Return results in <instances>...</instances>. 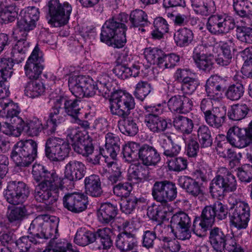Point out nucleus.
Listing matches in <instances>:
<instances>
[{"mask_svg": "<svg viewBox=\"0 0 252 252\" xmlns=\"http://www.w3.org/2000/svg\"><path fill=\"white\" fill-rule=\"evenodd\" d=\"M122 121H119V128L121 131L125 134L134 136L138 131V125L139 120L138 117L128 116L127 118L122 119Z\"/></svg>", "mask_w": 252, "mask_h": 252, "instance_id": "30", "label": "nucleus"}, {"mask_svg": "<svg viewBox=\"0 0 252 252\" xmlns=\"http://www.w3.org/2000/svg\"><path fill=\"white\" fill-rule=\"evenodd\" d=\"M110 110L111 114L122 119L127 118L131 111L135 108V103L133 96L128 93L114 91L110 93Z\"/></svg>", "mask_w": 252, "mask_h": 252, "instance_id": "7", "label": "nucleus"}, {"mask_svg": "<svg viewBox=\"0 0 252 252\" xmlns=\"http://www.w3.org/2000/svg\"><path fill=\"white\" fill-rule=\"evenodd\" d=\"M128 18L126 14L122 13L107 20L102 27L100 40L106 43L113 41L115 47H123L126 41L125 24Z\"/></svg>", "mask_w": 252, "mask_h": 252, "instance_id": "3", "label": "nucleus"}, {"mask_svg": "<svg viewBox=\"0 0 252 252\" xmlns=\"http://www.w3.org/2000/svg\"><path fill=\"white\" fill-rule=\"evenodd\" d=\"M167 163L169 171L179 172L187 168L188 161L185 158L175 157L168 159Z\"/></svg>", "mask_w": 252, "mask_h": 252, "instance_id": "52", "label": "nucleus"}, {"mask_svg": "<svg viewBox=\"0 0 252 252\" xmlns=\"http://www.w3.org/2000/svg\"><path fill=\"white\" fill-rule=\"evenodd\" d=\"M32 173L34 180L38 182L34 190V198L39 202L51 205L60 195H63V179L55 170H48L40 164L34 165Z\"/></svg>", "mask_w": 252, "mask_h": 252, "instance_id": "1", "label": "nucleus"}, {"mask_svg": "<svg viewBox=\"0 0 252 252\" xmlns=\"http://www.w3.org/2000/svg\"><path fill=\"white\" fill-rule=\"evenodd\" d=\"M235 27L234 19L225 14L211 15L208 19L207 29L215 35L225 34Z\"/></svg>", "mask_w": 252, "mask_h": 252, "instance_id": "13", "label": "nucleus"}, {"mask_svg": "<svg viewBox=\"0 0 252 252\" xmlns=\"http://www.w3.org/2000/svg\"><path fill=\"white\" fill-rule=\"evenodd\" d=\"M190 224V217L184 212H179L173 215L170 220L171 227L175 229V237L181 240L190 238L191 233L189 229Z\"/></svg>", "mask_w": 252, "mask_h": 252, "instance_id": "17", "label": "nucleus"}, {"mask_svg": "<svg viewBox=\"0 0 252 252\" xmlns=\"http://www.w3.org/2000/svg\"><path fill=\"white\" fill-rule=\"evenodd\" d=\"M177 191L175 184L168 181H156L152 189V195L155 200L161 204L156 209L148 210V214L153 220L159 221L166 217V214L171 213L173 208L169 202L177 197Z\"/></svg>", "mask_w": 252, "mask_h": 252, "instance_id": "2", "label": "nucleus"}, {"mask_svg": "<svg viewBox=\"0 0 252 252\" xmlns=\"http://www.w3.org/2000/svg\"><path fill=\"white\" fill-rule=\"evenodd\" d=\"M128 179L133 184L142 182L148 179V170L141 166L130 168Z\"/></svg>", "mask_w": 252, "mask_h": 252, "instance_id": "49", "label": "nucleus"}, {"mask_svg": "<svg viewBox=\"0 0 252 252\" xmlns=\"http://www.w3.org/2000/svg\"><path fill=\"white\" fill-rule=\"evenodd\" d=\"M145 123L149 129L155 133L164 131L168 126L165 119L156 115H145Z\"/></svg>", "mask_w": 252, "mask_h": 252, "instance_id": "31", "label": "nucleus"}, {"mask_svg": "<svg viewBox=\"0 0 252 252\" xmlns=\"http://www.w3.org/2000/svg\"><path fill=\"white\" fill-rule=\"evenodd\" d=\"M116 246L121 252H127L137 246V241L134 235L123 232L117 235Z\"/></svg>", "mask_w": 252, "mask_h": 252, "instance_id": "28", "label": "nucleus"}, {"mask_svg": "<svg viewBox=\"0 0 252 252\" xmlns=\"http://www.w3.org/2000/svg\"><path fill=\"white\" fill-rule=\"evenodd\" d=\"M191 6L197 14L208 16L215 9L213 0H190Z\"/></svg>", "mask_w": 252, "mask_h": 252, "instance_id": "33", "label": "nucleus"}, {"mask_svg": "<svg viewBox=\"0 0 252 252\" xmlns=\"http://www.w3.org/2000/svg\"><path fill=\"white\" fill-rule=\"evenodd\" d=\"M151 91L152 87L150 83L147 81H141L136 85L134 95L137 99L143 101Z\"/></svg>", "mask_w": 252, "mask_h": 252, "instance_id": "58", "label": "nucleus"}, {"mask_svg": "<svg viewBox=\"0 0 252 252\" xmlns=\"http://www.w3.org/2000/svg\"><path fill=\"white\" fill-rule=\"evenodd\" d=\"M31 243L36 244L39 241L35 236L31 235L21 237L16 241V245L21 252H26L31 247Z\"/></svg>", "mask_w": 252, "mask_h": 252, "instance_id": "61", "label": "nucleus"}, {"mask_svg": "<svg viewBox=\"0 0 252 252\" xmlns=\"http://www.w3.org/2000/svg\"><path fill=\"white\" fill-rule=\"evenodd\" d=\"M244 93L243 86L241 84L236 83L228 87L225 95L231 100H237L243 96Z\"/></svg>", "mask_w": 252, "mask_h": 252, "instance_id": "60", "label": "nucleus"}, {"mask_svg": "<svg viewBox=\"0 0 252 252\" xmlns=\"http://www.w3.org/2000/svg\"><path fill=\"white\" fill-rule=\"evenodd\" d=\"M138 155L139 159L147 166L156 165L160 159L157 150L147 144L143 145L139 149Z\"/></svg>", "mask_w": 252, "mask_h": 252, "instance_id": "27", "label": "nucleus"}, {"mask_svg": "<svg viewBox=\"0 0 252 252\" xmlns=\"http://www.w3.org/2000/svg\"><path fill=\"white\" fill-rule=\"evenodd\" d=\"M206 122L210 126L214 128H220L223 124L225 119V113L219 108L216 107L211 112L204 117Z\"/></svg>", "mask_w": 252, "mask_h": 252, "instance_id": "41", "label": "nucleus"}, {"mask_svg": "<svg viewBox=\"0 0 252 252\" xmlns=\"http://www.w3.org/2000/svg\"><path fill=\"white\" fill-rule=\"evenodd\" d=\"M86 193L93 197H99L103 193L100 179L97 175L86 177L84 181Z\"/></svg>", "mask_w": 252, "mask_h": 252, "instance_id": "29", "label": "nucleus"}, {"mask_svg": "<svg viewBox=\"0 0 252 252\" xmlns=\"http://www.w3.org/2000/svg\"><path fill=\"white\" fill-rule=\"evenodd\" d=\"M192 32L186 28H181L176 31L174 34V39L176 45L180 47L188 46L193 40Z\"/></svg>", "mask_w": 252, "mask_h": 252, "instance_id": "38", "label": "nucleus"}, {"mask_svg": "<svg viewBox=\"0 0 252 252\" xmlns=\"http://www.w3.org/2000/svg\"><path fill=\"white\" fill-rule=\"evenodd\" d=\"M45 90V88L43 83L35 80L26 84L24 87V94L30 98H33L41 95Z\"/></svg>", "mask_w": 252, "mask_h": 252, "instance_id": "36", "label": "nucleus"}, {"mask_svg": "<svg viewBox=\"0 0 252 252\" xmlns=\"http://www.w3.org/2000/svg\"><path fill=\"white\" fill-rule=\"evenodd\" d=\"M63 108L56 106V101L54 102V105L52 108V112L49 115V123L50 125L49 130L51 133H55L57 126L64 121V115H63Z\"/></svg>", "mask_w": 252, "mask_h": 252, "instance_id": "42", "label": "nucleus"}, {"mask_svg": "<svg viewBox=\"0 0 252 252\" xmlns=\"http://www.w3.org/2000/svg\"><path fill=\"white\" fill-rule=\"evenodd\" d=\"M233 7L236 14L242 17H252V3L248 0H233Z\"/></svg>", "mask_w": 252, "mask_h": 252, "instance_id": "43", "label": "nucleus"}, {"mask_svg": "<svg viewBox=\"0 0 252 252\" xmlns=\"http://www.w3.org/2000/svg\"><path fill=\"white\" fill-rule=\"evenodd\" d=\"M163 51L158 48H146L144 55L146 60L151 64H157L158 66L161 64V60L164 54Z\"/></svg>", "mask_w": 252, "mask_h": 252, "instance_id": "48", "label": "nucleus"}, {"mask_svg": "<svg viewBox=\"0 0 252 252\" xmlns=\"http://www.w3.org/2000/svg\"><path fill=\"white\" fill-rule=\"evenodd\" d=\"M114 160L105 158L107 166L111 168L112 174L108 177V180L112 184H116L117 182L121 181L122 178L121 169Z\"/></svg>", "mask_w": 252, "mask_h": 252, "instance_id": "59", "label": "nucleus"}, {"mask_svg": "<svg viewBox=\"0 0 252 252\" xmlns=\"http://www.w3.org/2000/svg\"><path fill=\"white\" fill-rule=\"evenodd\" d=\"M70 150L69 143L58 137H49L45 143V155L54 161L63 160L68 156Z\"/></svg>", "mask_w": 252, "mask_h": 252, "instance_id": "12", "label": "nucleus"}, {"mask_svg": "<svg viewBox=\"0 0 252 252\" xmlns=\"http://www.w3.org/2000/svg\"><path fill=\"white\" fill-rule=\"evenodd\" d=\"M59 222V218L55 216L48 215H39L32 221L31 228L33 229L35 226L39 228L40 226L44 227H51L54 231V230H58Z\"/></svg>", "mask_w": 252, "mask_h": 252, "instance_id": "35", "label": "nucleus"}, {"mask_svg": "<svg viewBox=\"0 0 252 252\" xmlns=\"http://www.w3.org/2000/svg\"><path fill=\"white\" fill-rule=\"evenodd\" d=\"M167 105L172 112L185 114L192 109L193 102L191 98L184 95H177L169 99Z\"/></svg>", "mask_w": 252, "mask_h": 252, "instance_id": "22", "label": "nucleus"}, {"mask_svg": "<svg viewBox=\"0 0 252 252\" xmlns=\"http://www.w3.org/2000/svg\"><path fill=\"white\" fill-rule=\"evenodd\" d=\"M178 184L180 187L191 196L200 197L203 196L204 194L201 184L190 177L180 176L178 179Z\"/></svg>", "mask_w": 252, "mask_h": 252, "instance_id": "25", "label": "nucleus"}, {"mask_svg": "<svg viewBox=\"0 0 252 252\" xmlns=\"http://www.w3.org/2000/svg\"><path fill=\"white\" fill-rule=\"evenodd\" d=\"M42 53L35 46L24 66L25 74L30 80H37L44 68Z\"/></svg>", "mask_w": 252, "mask_h": 252, "instance_id": "16", "label": "nucleus"}, {"mask_svg": "<svg viewBox=\"0 0 252 252\" xmlns=\"http://www.w3.org/2000/svg\"><path fill=\"white\" fill-rule=\"evenodd\" d=\"M250 109L249 107L243 103H238L231 106L228 112L229 118L233 121H240L244 119L248 115Z\"/></svg>", "mask_w": 252, "mask_h": 252, "instance_id": "45", "label": "nucleus"}, {"mask_svg": "<svg viewBox=\"0 0 252 252\" xmlns=\"http://www.w3.org/2000/svg\"><path fill=\"white\" fill-rule=\"evenodd\" d=\"M227 140L233 146L242 148L247 147L251 143L247 128L233 126L229 128L227 134Z\"/></svg>", "mask_w": 252, "mask_h": 252, "instance_id": "20", "label": "nucleus"}, {"mask_svg": "<svg viewBox=\"0 0 252 252\" xmlns=\"http://www.w3.org/2000/svg\"><path fill=\"white\" fill-rule=\"evenodd\" d=\"M86 78L83 76H72L69 78L68 85L69 89L74 96L82 98L84 85Z\"/></svg>", "mask_w": 252, "mask_h": 252, "instance_id": "37", "label": "nucleus"}, {"mask_svg": "<svg viewBox=\"0 0 252 252\" xmlns=\"http://www.w3.org/2000/svg\"><path fill=\"white\" fill-rule=\"evenodd\" d=\"M182 137L183 138V143L184 142L187 144V153L189 157H195L197 156L199 151V145L197 142L194 136L189 135L188 137L184 134Z\"/></svg>", "mask_w": 252, "mask_h": 252, "instance_id": "55", "label": "nucleus"}, {"mask_svg": "<svg viewBox=\"0 0 252 252\" xmlns=\"http://www.w3.org/2000/svg\"><path fill=\"white\" fill-rule=\"evenodd\" d=\"M173 126L184 134H189L192 130L193 124L192 120L181 115L175 117L173 120Z\"/></svg>", "mask_w": 252, "mask_h": 252, "instance_id": "46", "label": "nucleus"}, {"mask_svg": "<svg viewBox=\"0 0 252 252\" xmlns=\"http://www.w3.org/2000/svg\"><path fill=\"white\" fill-rule=\"evenodd\" d=\"M201 217L200 221L199 218L194 219L193 231L196 235L202 237L205 235L209 227L214 222L216 216L213 205L205 206L202 211Z\"/></svg>", "mask_w": 252, "mask_h": 252, "instance_id": "18", "label": "nucleus"}, {"mask_svg": "<svg viewBox=\"0 0 252 252\" xmlns=\"http://www.w3.org/2000/svg\"><path fill=\"white\" fill-rule=\"evenodd\" d=\"M140 67L138 65L133 64L129 67L125 64H117L113 69V72L116 76L122 79H125L129 77H135L140 72Z\"/></svg>", "mask_w": 252, "mask_h": 252, "instance_id": "40", "label": "nucleus"}, {"mask_svg": "<svg viewBox=\"0 0 252 252\" xmlns=\"http://www.w3.org/2000/svg\"><path fill=\"white\" fill-rule=\"evenodd\" d=\"M66 133L67 138L72 142L75 152L86 157L93 153L94 148L92 143L82 132L76 128H69Z\"/></svg>", "mask_w": 252, "mask_h": 252, "instance_id": "15", "label": "nucleus"}, {"mask_svg": "<svg viewBox=\"0 0 252 252\" xmlns=\"http://www.w3.org/2000/svg\"><path fill=\"white\" fill-rule=\"evenodd\" d=\"M228 212L230 225L238 229L246 228L250 216V208L248 203L236 199L233 196L228 198Z\"/></svg>", "mask_w": 252, "mask_h": 252, "instance_id": "6", "label": "nucleus"}, {"mask_svg": "<svg viewBox=\"0 0 252 252\" xmlns=\"http://www.w3.org/2000/svg\"><path fill=\"white\" fill-rule=\"evenodd\" d=\"M112 84V79L106 72H101L98 74L96 85L86 78L84 85L82 98L84 96H93L97 92L98 95L108 97L114 90Z\"/></svg>", "mask_w": 252, "mask_h": 252, "instance_id": "9", "label": "nucleus"}, {"mask_svg": "<svg viewBox=\"0 0 252 252\" xmlns=\"http://www.w3.org/2000/svg\"><path fill=\"white\" fill-rule=\"evenodd\" d=\"M220 174L211 181L210 192L214 198L221 199L226 192L234 191L237 188L236 178L225 167L219 170Z\"/></svg>", "mask_w": 252, "mask_h": 252, "instance_id": "4", "label": "nucleus"}, {"mask_svg": "<svg viewBox=\"0 0 252 252\" xmlns=\"http://www.w3.org/2000/svg\"><path fill=\"white\" fill-rule=\"evenodd\" d=\"M86 166L81 161L72 160L65 166V176L70 181L80 180L85 175Z\"/></svg>", "mask_w": 252, "mask_h": 252, "instance_id": "26", "label": "nucleus"}, {"mask_svg": "<svg viewBox=\"0 0 252 252\" xmlns=\"http://www.w3.org/2000/svg\"><path fill=\"white\" fill-rule=\"evenodd\" d=\"M29 47V43L25 39L20 38L16 43L12 47L11 51V61L13 63H21L25 58V54Z\"/></svg>", "mask_w": 252, "mask_h": 252, "instance_id": "32", "label": "nucleus"}, {"mask_svg": "<svg viewBox=\"0 0 252 252\" xmlns=\"http://www.w3.org/2000/svg\"><path fill=\"white\" fill-rule=\"evenodd\" d=\"M29 193V189L24 182L10 181L7 184L4 196L9 203L17 205L23 203Z\"/></svg>", "mask_w": 252, "mask_h": 252, "instance_id": "14", "label": "nucleus"}, {"mask_svg": "<svg viewBox=\"0 0 252 252\" xmlns=\"http://www.w3.org/2000/svg\"><path fill=\"white\" fill-rule=\"evenodd\" d=\"M129 20L131 27H144L150 24L148 15L144 11L140 9H136L131 11Z\"/></svg>", "mask_w": 252, "mask_h": 252, "instance_id": "44", "label": "nucleus"}, {"mask_svg": "<svg viewBox=\"0 0 252 252\" xmlns=\"http://www.w3.org/2000/svg\"><path fill=\"white\" fill-rule=\"evenodd\" d=\"M37 144L33 140H20L13 146L11 158L19 166H28L37 156Z\"/></svg>", "mask_w": 252, "mask_h": 252, "instance_id": "5", "label": "nucleus"}, {"mask_svg": "<svg viewBox=\"0 0 252 252\" xmlns=\"http://www.w3.org/2000/svg\"><path fill=\"white\" fill-rule=\"evenodd\" d=\"M209 241L215 251L217 252H243L237 244L234 238L224 234L222 230L215 227L211 229Z\"/></svg>", "mask_w": 252, "mask_h": 252, "instance_id": "8", "label": "nucleus"}, {"mask_svg": "<svg viewBox=\"0 0 252 252\" xmlns=\"http://www.w3.org/2000/svg\"><path fill=\"white\" fill-rule=\"evenodd\" d=\"M139 149V145L134 142L126 144L123 148V154L125 160L128 162L133 161L136 158Z\"/></svg>", "mask_w": 252, "mask_h": 252, "instance_id": "56", "label": "nucleus"}, {"mask_svg": "<svg viewBox=\"0 0 252 252\" xmlns=\"http://www.w3.org/2000/svg\"><path fill=\"white\" fill-rule=\"evenodd\" d=\"M120 151V139L112 133L105 135V148L100 150L102 156L105 158L116 160Z\"/></svg>", "mask_w": 252, "mask_h": 252, "instance_id": "23", "label": "nucleus"}, {"mask_svg": "<svg viewBox=\"0 0 252 252\" xmlns=\"http://www.w3.org/2000/svg\"><path fill=\"white\" fill-rule=\"evenodd\" d=\"M216 44L218 46V48L220 46V52L215 58L216 63L220 66L228 65L231 63L232 58L230 47L226 43L221 41L219 44Z\"/></svg>", "mask_w": 252, "mask_h": 252, "instance_id": "39", "label": "nucleus"}, {"mask_svg": "<svg viewBox=\"0 0 252 252\" xmlns=\"http://www.w3.org/2000/svg\"><path fill=\"white\" fill-rule=\"evenodd\" d=\"M237 38L241 41L252 44V29L246 26H238L236 29Z\"/></svg>", "mask_w": 252, "mask_h": 252, "instance_id": "62", "label": "nucleus"}, {"mask_svg": "<svg viewBox=\"0 0 252 252\" xmlns=\"http://www.w3.org/2000/svg\"><path fill=\"white\" fill-rule=\"evenodd\" d=\"M35 25L36 24L34 23V22L28 20L24 16H22L17 22L18 33L22 36L21 38L25 39L28 35V32L33 30L35 28Z\"/></svg>", "mask_w": 252, "mask_h": 252, "instance_id": "57", "label": "nucleus"}, {"mask_svg": "<svg viewBox=\"0 0 252 252\" xmlns=\"http://www.w3.org/2000/svg\"><path fill=\"white\" fill-rule=\"evenodd\" d=\"M48 7L49 24L59 27L68 22L72 11V7L68 2L62 4L59 0H50Z\"/></svg>", "mask_w": 252, "mask_h": 252, "instance_id": "10", "label": "nucleus"}, {"mask_svg": "<svg viewBox=\"0 0 252 252\" xmlns=\"http://www.w3.org/2000/svg\"><path fill=\"white\" fill-rule=\"evenodd\" d=\"M146 199L143 197L139 198L135 196H131L121 204V210L126 214H132L138 205V203H145Z\"/></svg>", "mask_w": 252, "mask_h": 252, "instance_id": "53", "label": "nucleus"}, {"mask_svg": "<svg viewBox=\"0 0 252 252\" xmlns=\"http://www.w3.org/2000/svg\"><path fill=\"white\" fill-rule=\"evenodd\" d=\"M218 52V46L199 45L194 50L192 58L197 66L202 70L210 72L213 68V53Z\"/></svg>", "mask_w": 252, "mask_h": 252, "instance_id": "11", "label": "nucleus"}, {"mask_svg": "<svg viewBox=\"0 0 252 252\" xmlns=\"http://www.w3.org/2000/svg\"><path fill=\"white\" fill-rule=\"evenodd\" d=\"M56 106L62 107L63 110L73 119L81 114L80 101L77 99H71L66 96H59L56 99Z\"/></svg>", "mask_w": 252, "mask_h": 252, "instance_id": "21", "label": "nucleus"}, {"mask_svg": "<svg viewBox=\"0 0 252 252\" xmlns=\"http://www.w3.org/2000/svg\"><path fill=\"white\" fill-rule=\"evenodd\" d=\"M28 132L31 136H37L43 129L41 121L37 118H33L27 124Z\"/></svg>", "mask_w": 252, "mask_h": 252, "instance_id": "63", "label": "nucleus"}, {"mask_svg": "<svg viewBox=\"0 0 252 252\" xmlns=\"http://www.w3.org/2000/svg\"><path fill=\"white\" fill-rule=\"evenodd\" d=\"M96 233V238L98 237L100 239L101 246L98 247V249L107 250L113 246V241L111 236L112 234L111 229L105 227L102 229H98Z\"/></svg>", "mask_w": 252, "mask_h": 252, "instance_id": "47", "label": "nucleus"}, {"mask_svg": "<svg viewBox=\"0 0 252 252\" xmlns=\"http://www.w3.org/2000/svg\"><path fill=\"white\" fill-rule=\"evenodd\" d=\"M183 144L182 136H174L170 145L163 152V155L166 157L171 158L176 157L180 152L181 145Z\"/></svg>", "mask_w": 252, "mask_h": 252, "instance_id": "54", "label": "nucleus"}, {"mask_svg": "<svg viewBox=\"0 0 252 252\" xmlns=\"http://www.w3.org/2000/svg\"><path fill=\"white\" fill-rule=\"evenodd\" d=\"M95 231H92L85 227L79 228L74 237V242L81 246H86L96 240Z\"/></svg>", "mask_w": 252, "mask_h": 252, "instance_id": "34", "label": "nucleus"}, {"mask_svg": "<svg viewBox=\"0 0 252 252\" xmlns=\"http://www.w3.org/2000/svg\"><path fill=\"white\" fill-rule=\"evenodd\" d=\"M63 201L64 207L73 213L82 212L87 207V197L82 193H68L64 195Z\"/></svg>", "mask_w": 252, "mask_h": 252, "instance_id": "19", "label": "nucleus"}, {"mask_svg": "<svg viewBox=\"0 0 252 252\" xmlns=\"http://www.w3.org/2000/svg\"><path fill=\"white\" fill-rule=\"evenodd\" d=\"M30 234L35 236L38 240L40 238H44L45 239L51 238L54 236L57 233L58 230L53 231L52 227H44L40 226L39 228L37 226L34 227V228H31V224L28 229Z\"/></svg>", "mask_w": 252, "mask_h": 252, "instance_id": "51", "label": "nucleus"}, {"mask_svg": "<svg viewBox=\"0 0 252 252\" xmlns=\"http://www.w3.org/2000/svg\"><path fill=\"white\" fill-rule=\"evenodd\" d=\"M117 207L109 202L101 204L97 210L98 221L103 225L111 224L118 214Z\"/></svg>", "mask_w": 252, "mask_h": 252, "instance_id": "24", "label": "nucleus"}, {"mask_svg": "<svg viewBox=\"0 0 252 252\" xmlns=\"http://www.w3.org/2000/svg\"><path fill=\"white\" fill-rule=\"evenodd\" d=\"M197 137L201 148H208L213 144V138L209 127L205 125L200 126L197 130Z\"/></svg>", "mask_w": 252, "mask_h": 252, "instance_id": "50", "label": "nucleus"}, {"mask_svg": "<svg viewBox=\"0 0 252 252\" xmlns=\"http://www.w3.org/2000/svg\"><path fill=\"white\" fill-rule=\"evenodd\" d=\"M221 89V86L214 82L212 79H209L205 85V90L208 96L213 99L220 96Z\"/></svg>", "mask_w": 252, "mask_h": 252, "instance_id": "64", "label": "nucleus"}]
</instances>
